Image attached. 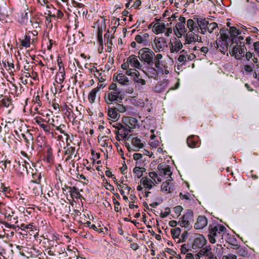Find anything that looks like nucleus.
<instances>
[{
  "label": "nucleus",
  "instance_id": "f257e3e1",
  "mask_svg": "<svg viewBox=\"0 0 259 259\" xmlns=\"http://www.w3.org/2000/svg\"><path fill=\"white\" fill-rule=\"evenodd\" d=\"M109 90L105 92L104 94V101L106 103L105 108L107 113L109 123L111 124L113 122V82L112 81L108 87Z\"/></svg>",
  "mask_w": 259,
  "mask_h": 259
},
{
  "label": "nucleus",
  "instance_id": "f03ea898",
  "mask_svg": "<svg viewBox=\"0 0 259 259\" xmlns=\"http://www.w3.org/2000/svg\"><path fill=\"white\" fill-rule=\"evenodd\" d=\"M154 53L150 49L143 48L139 50L138 52V57L139 59L149 66H153Z\"/></svg>",
  "mask_w": 259,
  "mask_h": 259
},
{
  "label": "nucleus",
  "instance_id": "7ed1b4c3",
  "mask_svg": "<svg viewBox=\"0 0 259 259\" xmlns=\"http://www.w3.org/2000/svg\"><path fill=\"white\" fill-rule=\"evenodd\" d=\"M94 28L97 27L98 31L97 34V41L100 47L103 48L104 41L103 38V29L106 28L105 20L103 19L97 21L94 23Z\"/></svg>",
  "mask_w": 259,
  "mask_h": 259
},
{
  "label": "nucleus",
  "instance_id": "20e7f679",
  "mask_svg": "<svg viewBox=\"0 0 259 259\" xmlns=\"http://www.w3.org/2000/svg\"><path fill=\"white\" fill-rule=\"evenodd\" d=\"M114 134L116 135L115 138L117 140H120V138H126L131 132L125 126L118 122L114 123Z\"/></svg>",
  "mask_w": 259,
  "mask_h": 259
},
{
  "label": "nucleus",
  "instance_id": "39448f33",
  "mask_svg": "<svg viewBox=\"0 0 259 259\" xmlns=\"http://www.w3.org/2000/svg\"><path fill=\"white\" fill-rule=\"evenodd\" d=\"M157 169L160 177H165L167 179V181L171 180V175H172V172L171 171L169 165L162 162L158 165Z\"/></svg>",
  "mask_w": 259,
  "mask_h": 259
},
{
  "label": "nucleus",
  "instance_id": "423d86ee",
  "mask_svg": "<svg viewBox=\"0 0 259 259\" xmlns=\"http://www.w3.org/2000/svg\"><path fill=\"white\" fill-rule=\"evenodd\" d=\"M113 26L110 27L104 36L105 45L107 48L106 51L110 53L112 49V39L113 38Z\"/></svg>",
  "mask_w": 259,
  "mask_h": 259
},
{
  "label": "nucleus",
  "instance_id": "0eeeda50",
  "mask_svg": "<svg viewBox=\"0 0 259 259\" xmlns=\"http://www.w3.org/2000/svg\"><path fill=\"white\" fill-rule=\"evenodd\" d=\"M206 242L207 240L203 235L198 234H195L194 238L193 243L191 247L193 249L202 248Z\"/></svg>",
  "mask_w": 259,
  "mask_h": 259
},
{
  "label": "nucleus",
  "instance_id": "6e6552de",
  "mask_svg": "<svg viewBox=\"0 0 259 259\" xmlns=\"http://www.w3.org/2000/svg\"><path fill=\"white\" fill-rule=\"evenodd\" d=\"M77 152L75 150V147H70L68 149H63V154L64 156H66L65 158V161L70 164L74 162L73 157L76 156Z\"/></svg>",
  "mask_w": 259,
  "mask_h": 259
},
{
  "label": "nucleus",
  "instance_id": "1a4fd4ad",
  "mask_svg": "<svg viewBox=\"0 0 259 259\" xmlns=\"http://www.w3.org/2000/svg\"><path fill=\"white\" fill-rule=\"evenodd\" d=\"M5 215V220L6 222H4L3 224H4L6 228L9 229H14L15 228V225L13 224H17L18 223L17 217L13 218V215H11L10 213L8 212H5L4 213Z\"/></svg>",
  "mask_w": 259,
  "mask_h": 259
},
{
  "label": "nucleus",
  "instance_id": "9d476101",
  "mask_svg": "<svg viewBox=\"0 0 259 259\" xmlns=\"http://www.w3.org/2000/svg\"><path fill=\"white\" fill-rule=\"evenodd\" d=\"M187 144L188 146L191 148L199 147L200 144L199 137L195 135L190 136L187 139Z\"/></svg>",
  "mask_w": 259,
  "mask_h": 259
},
{
  "label": "nucleus",
  "instance_id": "9b49d317",
  "mask_svg": "<svg viewBox=\"0 0 259 259\" xmlns=\"http://www.w3.org/2000/svg\"><path fill=\"white\" fill-rule=\"evenodd\" d=\"M214 45L216 48H219L220 52L225 55L228 49L229 41L218 39L214 42Z\"/></svg>",
  "mask_w": 259,
  "mask_h": 259
},
{
  "label": "nucleus",
  "instance_id": "f8f14e48",
  "mask_svg": "<svg viewBox=\"0 0 259 259\" xmlns=\"http://www.w3.org/2000/svg\"><path fill=\"white\" fill-rule=\"evenodd\" d=\"M127 61L129 62L130 65L138 69H141L142 65L137 59V56L135 55H132L127 58Z\"/></svg>",
  "mask_w": 259,
  "mask_h": 259
},
{
  "label": "nucleus",
  "instance_id": "ddd939ff",
  "mask_svg": "<svg viewBox=\"0 0 259 259\" xmlns=\"http://www.w3.org/2000/svg\"><path fill=\"white\" fill-rule=\"evenodd\" d=\"M207 224V219L203 215H199L197 220L196 223L195 224L194 228L196 229H202L204 228Z\"/></svg>",
  "mask_w": 259,
  "mask_h": 259
},
{
  "label": "nucleus",
  "instance_id": "4468645a",
  "mask_svg": "<svg viewBox=\"0 0 259 259\" xmlns=\"http://www.w3.org/2000/svg\"><path fill=\"white\" fill-rule=\"evenodd\" d=\"M44 156L48 162H50L53 160L52 149L49 145L44 146Z\"/></svg>",
  "mask_w": 259,
  "mask_h": 259
},
{
  "label": "nucleus",
  "instance_id": "2eb2a0df",
  "mask_svg": "<svg viewBox=\"0 0 259 259\" xmlns=\"http://www.w3.org/2000/svg\"><path fill=\"white\" fill-rule=\"evenodd\" d=\"M174 44H175L173 45V44H172L170 42V51L172 53H174V52H179L183 47V45L182 42H181L180 40L177 39L176 37L173 39Z\"/></svg>",
  "mask_w": 259,
  "mask_h": 259
},
{
  "label": "nucleus",
  "instance_id": "dca6fc26",
  "mask_svg": "<svg viewBox=\"0 0 259 259\" xmlns=\"http://www.w3.org/2000/svg\"><path fill=\"white\" fill-rule=\"evenodd\" d=\"M91 72H94V76L97 78L100 82H103L106 80L104 78V71L102 69H98L97 68L94 67L91 69Z\"/></svg>",
  "mask_w": 259,
  "mask_h": 259
},
{
  "label": "nucleus",
  "instance_id": "f3484780",
  "mask_svg": "<svg viewBox=\"0 0 259 259\" xmlns=\"http://www.w3.org/2000/svg\"><path fill=\"white\" fill-rule=\"evenodd\" d=\"M68 189H69V193L72 198H76L79 199L82 197L81 195L79 192L78 188L76 187H68Z\"/></svg>",
  "mask_w": 259,
  "mask_h": 259
},
{
  "label": "nucleus",
  "instance_id": "a211bd4d",
  "mask_svg": "<svg viewBox=\"0 0 259 259\" xmlns=\"http://www.w3.org/2000/svg\"><path fill=\"white\" fill-rule=\"evenodd\" d=\"M168 85V80H163L158 82L154 87V91L156 93H161L164 91Z\"/></svg>",
  "mask_w": 259,
  "mask_h": 259
},
{
  "label": "nucleus",
  "instance_id": "6ab92c4d",
  "mask_svg": "<svg viewBox=\"0 0 259 259\" xmlns=\"http://www.w3.org/2000/svg\"><path fill=\"white\" fill-rule=\"evenodd\" d=\"M42 176L41 172H39L35 169L34 171L32 172V180L31 182L36 184H40Z\"/></svg>",
  "mask_w": 259,
  "mask_h": 259
},
{
  "label": "nucleus",
  "instance_id": "aec40b11",
  "mask_svg": "<svg viewBox=\"0 0 259 259\" xmlns=\"http://www.w3.org/2000/svg\"><path fill=\"white\" fill-rule=\"evenodd\" d=\"M116 80L122 85H127L130 84V81L127 77L122 73L117 74L116 77Z\"/></svg>",
  "mask_w": 259,
  "mask_h": 259
},
{
  "label": "nucleus",
  "instance_id": "412c9836",
  "mask_svg": "<svg viewBox=\"0 0 259 259\" xmlns=\"http://www.w3.org/2000/svg\"><path fill=\"white\" fill-rule=\"evenodd\" d=\"M132 143L134 147V150L138 151L140 149L144 147V144L142 143L141 140L138 137H134L132 139Z\"/></svg>",
  "mask_w": 259,
  "mask_h": 259
},
{
  "label": "nucleus",
  "instance_id": "4be33fe9",
  "mask_svg": "<svg viewBox=\"0 0 259 259\" xmlns=\"http://www.w3.org/2000/svg\"><path fill=\"white\" fill-rule=\"evenodd\" d=\"M237 32H238V29L236 27L232 26L230 27L229 33L230 34V41H231V44L230 46V48L234 44L236 40L235 37L238 35V33Z\"/></svg>",
  "mask_w": 259,
  "mask_h": 259
},
{
  "label": "nucleus",
  "instance_id": "5701e85b",
  "mask_svg": "<svg viewBox=\"0 0 259 259\" xmlns=\"http://www.w3.org/2000/svg\"><path fill=\"white\" fill-rule=\"evenodd\" d=\"M100 87H96L93 89L89 93L88 95V100L90 103H95L97 93L100 91Z\"/></svg>",
  "mask_w": 259,
  "mask_h": 259
},
{
  "label": "nucleus",
  "instance_id": "b1692460",
  "mask_svg": "<svg viewBox=\"0 0 259 259\" xmlns=\"http://www.w3.org/2000/svg\"><path fill=\"white\" fill-rule=\"evenodd\" d=\"M59 72L56 74L55 81L59 84H61L65 78V72L64 68H59Z\"/></svg>",
  "mask_w": 259,
  "mask_h": 259
},
{
  "label": "nucleus",
  "instance_id": "393cba45",
  "mask_svg": "<svg viewBox=\"0 0 259 259\" xmlns=\"http://www.w3.org/2000/svg\"><path fill=\"white\" fill-rule=\"evenodd\" d=\"M148 67L147 71L145 72V74L151 78L156 79L158 74V70L157 71L156 69L153 67V66H149Z\"/></svg>",
  "mask_w": 259,
  "mask_h": 259
},
{
  "label": "nucleus",
  "instance_id": "a878e982",
  "mask_svg": "<svg viewBox=\"0 0 259 259\" xmlns=\"http://www.w3.org/2000/svg\"><path fill=\"white\" fill-rule=\"evenodd\" d=\"M20 228L22 230L25 231L27 232H28L29 233H30V231L33 232L36 231L37 230L36 227L35 226H33L32 224H29L26 225L22 223L20 225Z\"/></svg>",
  "mask_w": 259,
  "mask_h": 259
},
{
  "label": "nucleus",
  "instance_id": "bb28decb",
  "mask_svg": "<svg viewBox=\"0 0 259 259\" xmlns=\"http://www.w3.org/2000/svg\"><path fill=\"white\" fill-rule=\"evenodd\" d=\"M112 143L113 141L111 139L110 140L109 143H108V146H107L105 149L103 150V151H105V152H104V156L107 158L108 157H112L113 155V153L112 151Z\"/></svg>",
  "mask_w": 259,
  "mask_h": 259
},
{
  "label": "nucleus",
  "instance_id": "cd10ccee",
  "mask_svg": "<svg viewBox=\"0 0 259 259\" xmlns=\"http://www.w3.org/2000/svg\"><path fill=\"white\" fill-rule=\"evenodd\" d=\"M154 42L158 51H160V49H163L165 46H167V41L164 37H161L155 39Z\"/></svg>",
  "mask_w": 259,
  "mask_h": 259
},
{
  "label": "nucleus",
  "instance_id": "c85d7f7f",
  "mask_svg": "<svg viewBox=\"0 0 259 259\" xmlns=\"http://www.w3.org/2000/svg\"><path fill=\"white\" fill-rule=\"evenodd\" d=\"M162 58V55L161 54H158L156 56H155L154 60L155 62H154V64L155 65L156 68H157L158 71L163 74V68L160 67V60Z\"/></svg>",
  "mask_w": 259,
  "mask_h": 259
},
{
  "label": "nucleus",
  "instance_id": "c756f323",
  "mask_svg": "<svg viewBox=\"0 0 259 259\" xmlns=\"http://www.w3.org/2000/svg\"><path fill=\"white\" fill-rule=\"evenodd\" d=\"M52 247L56 256L64 253L65 252V249L62 246V244L52 245Z\"/></svg>",
  "mask_w": 259,
  "mask_h": 259
},
{
  "label": "nucleus",
  "instance_id": "7c9ffc66",
  "mask_svg": "<svg viewBox=\"0 0 259 259\" xmlns=\"http://www.w3.org/2000/svg\"><path fill=\"white\" fill-rule=\"evenodd\" d=\"M153 182L150 179L147 177H144L141 180V183L143 185L145 188L150 190L152 189L153 186L152 183Z\"/></svg>",
  "mask_w": 259,
  "mask_h": 259
},
{
  "label": "nucleus",
  "instance_id": "2f4dec72",
  "mask_svg": "<svg viewBox=\"0 0 259 259\" xmlns=\"http://www.w3.org/2000/svg\"><path fill=\"white\" fill-rule=\"evenodd\" d=\"M195 33L192 31L191 33H187L184 35L186 44H190L192 42H196V37L194 36Z\"/></svg>",
  "mask_w": 259,
  "mask_h": 259
},
{
  "label": "nucleus",
  "instance_id": "473e14b6",
  "mask_svg": "<svg viewBox=\"0 0 259 259\" xmlns=\"http://www.w3.org/2000/svg\"><path fill=\"white\" fill-rule=\"evenodd\" d=\"M194 19H197V24L200 28L207 27L209 24L208 21L203 18H198L196 16H194Z\"/></svg>",
  "mask_w": 259,
  "mask_h": 259
},
{
  "label": "nucleus",
  "instance_id": "72a5a7b5",
  "mask_svg": "<svg viewBox=\"0 0 259 259\" xmlns=\"http://www.w3.org/2000/svg\"><path fill=\"white\" fill-rule=\"evenodd\" d=\"M135 74H134V76L133 77L134 81L136 83H140L142 85H145L146 81L140 77L139 72L138 71L137 72H135Z\"/></svg>",
  "mask_w": 259,
  "mask_h": 259
},
{
  "label": "nucleus",
  "instance_id": "f704fd0d",
  "mask_svg": "<svg viewBox=\"0 0 259 259\" xmlns=\"http://www.w3.org/2000/svg\"><path fill=\"white\" fill-rule=\"evenodd\" d=\"M80 222L84 226L89 227L90 228L96 231L100 232H104L102 230L103 228H98L95 225L92 224L91 222L90 221H87L85 223H81V222H80Z\"/></svg>",
  "mask_w": 259,
  "mask_h": 259
},
{
  "label": "nucleus",
  "instance_id": "c9c22d12",
  "mask_svg": "<svg viewBox=\"0 0 259 259\" xmlns=\"http://www.w3.org/2000/svg\"><path fill=\"white\" fill-rule=\"evenodd\" d=\"M156 26L155 27L154 29L153 30V32L155 34H158L160 33H163L165 29V25L164 23H161V24H156L155 25Z\"/></svg>",
  "mask_w": 259,
  "mask_h": 259
},
{
  "label": "nucleus",
  "instance_id": "e433bc0d",
  "mask_svg": "<svg viewBox=\"0 0 259 259\" xmlns=\"http://www.w3.org/2000/svg\"><path fill=\"white\" fill-rule=\"evenodd\" d=\"M28 250H29V249H28ZM29 250H30L29 253H30L31 257H37L39 255H41V254H42L40 250H39V249H37L36 247H33V246L30 247Z\"/></svg>",
  "mask_w": 259,
  "mask_h": 259
},
{
  "label": "nucleus",
  "instance_id": "4c0bfd02",
  "mask_svg": "<svg viewBox=\"0 0 259 259\" xmlns=\"http://www.w3.org/2000/svg\"><path fill=\"white\" fill-rule=\"evenodd\" d=\"M193 217V212L191 209H187L185 213L181 218V220H186L189 222Z\"/></svg>",
  "mask_w": 259,
  "mask_h": 259
},
{
  "label": "nucleus",
  "instance_id": "58836bf2",
  "mask_svg": "<svg viewBox=\"0 0 259 259\" xmlns=\"http://www.w3.org/2000/svg\"><path fill=\"white\" fill-rule=\"evenodd\" d=\"M181 233V229L180 228H175L171 230V234L174 239H179Z\"/></svg>",
  "mask_w": 259,
  "mask_h": 259
},
{
  "label": "nucleus",
  "instance_id": "ea45409f",
  "mask_svg": "<svg viewBox=\"0 0 259 259\" xmlns=\"http://www.w3.org/2000/svg\"><path fill=\"white\" fill-rule=\"evenodd\" d=\"M30 36L28 35H25L24 39L21 41V45L26 48H29L30 45Z\"/></svg>",
  "mask_w": 259,
  "mask_h": 259
},
{
  "label": "nucleus",
  "instance_id": "a19ab883",
  "mask_svg": "<svg viewBox=\"0 0 259 259\" xmlns=\"http://www.w3.org/2000/svg\"><path fill=\"white\" fill-rule=\"evenodd\" d=\"M3 64L4 67L8 66L9 67L8 70L12 71V68H14V65L13 63V59L12 58L9 60L7 59L5 61H3Z\"/></svg>",
  "mask_w": 259,
  "mask_h": 259
},
{
  "label": "nucleus",
  "instance_id": "79ce46f5",
  "mask_svg": "<svg viewBox=\"0 0 259 259\" xmlns=\"http://www.w3.org/2000/svg\"><path fill=\"white\" fill-rule=\"evenodd\" d=\"M1 104L3 106L8 108L12 104V100L6 96H4L1 100Z\"/></svg>",
  "mask_w": 259,
  "mask_h": 259
},
{
  "label": "nucleus",
  "instance_id": "37998d69",
  "mask_svg": "<svg viewBox=\"0 0 259 259\" xmlns=\"http://www.w3.org/2000/svg\"><path fill=\"white\" fill-rule=\"evenodd\" d=\"M187 22V26L190 30V32H192L194 30L195 27H197L195 21H194L193 19H188Z\"/></svg>",
  "mask_w": 259,
  "mask_h": 259
},
{
  "label": "nucleus",
  "instance_id": "c03bdc74",
  "mask_svg": "<svg viewBox=\"0 0 259 259\" xmlns=\"http://www.w3.org/2000/svg\"><path fill=\"white\" fill-rule=\"evenodd\" d=\"M232 48L231 50H230V54L231 56H234L235 58V56L238 54V52L239 50L240 49L238 45H235L234 46V44L232 46V47L230 49Z\"/></svg>",
  "mask_w": 259,
  "mask_h": 259
},
{
  "label": "nucleus",
  "instance_id": "a18cd8bd",
  "mask_svg": "<svg viewBox=\"0 0 259 259\" xmlns=\"http://www.w3.org/2000/svg\"><path fill=\"white\" fill-rule=\"evenodd\" d=\"M113 66V57H111V56L109 57V60L105 66V70H104V73H105V71L107 70L108 71L109 70L111 69V68Z\"/></svg>",
  "mask_w": 259,
  "mask_h": 259
},
{
  "label": "nucleus",
  "instance_id": "49530a36",
  "mask_svg": "<svg viewBox=\"0 0 259 259\" xmlns=\"http://www.w3.org/2000/svg\"><path fill=\"white\" fill-rule=\"evenodd\" d=\"M149 177L154 180L156 184L157 183L156 182V179L157 180L158 182H160L162 181L161 178L159 176L157 173L155 171H151L149 173Z\"/></svg>",
  "mask_w": 259,
  "mask_h": 259
},
{
  "label": "nucleus",
  "instance_id": "de8ad7c7",
  "mask_svg": "<svg viewBox=\"0 0 259 259\" xmlns=\"http://www.w3.org/2000/svg\"><path fill=\"white\" fill-rule=\"evenodd\" d=\"M211 246L210 245L206 246V247L203 248L199 251V254L201 255H205L207 256L209 255V253L211 252Z\"/></svg>",
  "mask_w": 259,
  "mask_h": 259
},
{
  "label": "nucleus",
  "instance_id": "09e8293b",
  "mask_svg": "<svg viewBox=\"0 0 259 259\" xmlns=\"http://www.w3.org/2000/svg\"><path fill=\"white\" fill-rule=\"evenodd\" d=\"M185 24L178 22L177 23L175 28H174V31L175 29H177V31H181L182 32H186L187 31V29L185 27Z\"/></svg>",
  "mask_w": 259,
  "mask_h": 259
},
{
  "label": "nucleus",
  "instance_id": "8fccbe9b",
  "mask_svg": "<svg viewBox=\"0 0 259 259\" xmlns=\"http://www.w3.org/2000/svg\"><path fill=\"white\" fill-rule=\"evenodd\" d=\"M141 162H137L136 164V167L133 169V172L135 175V176L137 177L138 178H140L143 176V174L142 173L141 171L139 170L138 168H139V166L138 165L139 164V163Z\"/></svg>",
  "mask_w": 259,
  "mask_h": 259
},
{
  "label": "nucleus",
  "instance_id": "3c124183",
  "mask_svg": "<svg viewBox=\"0 0 259 259\" xmlns=\"http://www.w3.org/2000/svg\"><path fill=\"white\" fill-rule=\"evenodd\" d=\"M209 234L213 235V236H217V232L219 233L218 228L217 227V225L215 226H213L210 225L209 226Z\"/></svg>",
  "mask_w": 259,
  "mask_h": 259
},
{
  "label": "nucleus",
  "instance_id": "603ef678",
  "mask_svg": "<svg viewBox=\"0 0 259 259\" xmlns=\"http://www.w3.org/2000/svg\"><path fill=\"white\" fill-rule=\"evenodd\" d=\"M102 139L103 140L101 141V145L105 149L106 146H108V143H109V141L111 139L108 136H104L103 137Z\"/></svg>",
  "mask_w": 259,
  "mask_h": 259
},
{
  "label": "nucleus",
  "instance_id": "864d4df0",
  "mask_svg": "<svg viewBox=\"0 0 259 259\" xmlns=\"http://www.w3.org/2000/svg\"><path fill=\"white\" fill-rule=\"evenodd\" d=\"M38 3H39L41 6L46 5V7L48 9H50L51 8H53L55 10V8L54 6L49 3V2L47 0H37Z\"/></svg>",
  "mask_w": 259,
  "mask_h": 259
},
{
  "label": "nucleus",
  "instance_id": "5fc2aeb1",
  "mask_svg": "<svg viewBox=\"0 0 259 259\" xmlns=\"http://www.w3.org/2000/svg\"><path fill=\"white\" fill-rule=\"evenodd\" d=\"M114 110H115L116 112L118 111L120 113H123L125 111V108L122 105L116 103V104L114 105Z\"/></svg>",
  "mask_w": 259,
  "mask_h": 259
},
{
  "label": "nucleus",
  "instance_id": "6e6d98bb",
  "mask_svg": "<svg viewBox=\"0 0 259 259\" xmlns=\"http://www.w3.org/2000/svg\"><path fill=\"white\" fill-rule=\"evenodd\" d=\"M245 50L244 48H242L239 50L238 54L235 56V59L237 60H241L243 57H244Z\"/></svg>",
  "mask_w": 259,
  "mask_h": 259
},
{
  "label": "nucleus",
  "instance_id": "4d7b16f0",
  "mask_svg": "<svg viewBox=\"0 0 259 259\" xmlns=\"http://www.w3.org/2000/svg\"><path fill=\"white\" fill-rule=\"evenodd\" d=\"M67 256H69L68 259H78V256L76 254L75 252L71 249L68 250V254L65 252Z\"/></svg>",
  "mask_w": 259,
  "mask_h": 259
},
{
  "label": "nucleus",
  "instance_id": "13d9d810",
  "mask_svg": "<svg viewBox=\"0 0 259 259\" xmlns=\"http://www.w3.org/2000/svg\"><path fill=\"white\" fill-rule=\"evenodd\" d=\"M66 127V125L64 124H60L59 125H57L55 128V130L60 132V133L64 135H66V133L64 130Z\"/></svg>",
  "mask_w": 259,
  "mask_h": 259
},
{
  "label": "nucleus",
  "instance_id": "bf43d9fd",
  "mask_svg": "<svg viewBox=\"0 0 259 259\" xmlns=\"http://www.w3.org/2000/svg\"><path fill=\"white\" fill-rule=\"evenodd\" d=\"M135 40L138 44H144L146 45L148 41L147 39H144L143 37L140 35H137L135 37Z\"/></svg>",
  "mask_w": 259,
  "mask_h": 259
},
{
  "label": "nucleus",
  "instance_id": "052dcab7",
  "mask_svg": "<svg viewBox=\"0 0 259 259\" xmlns=\"http://www.w3.org/2000/svg\"><path fill=\"white\" fill-rule=\"evenodd\" d=\"M188 235V232L187 231H185L181 235V239L179 238L177 243H179L181 242H185Z\"/></svg>",
  "mask_w": 259,
  "mask_h": 259
},
{
  "label": "nucleus",
  "instance_id": "680f3d73",
  "mask_svg": "<svg viewBox=\"0 0 259 259\" xmlns=\"http://www.w3.org/2000/svg\"><path fill=\"white\" fill-rule=\"evenodd\" d=\"M207 26V31L211 33L217 27H218V24L215 22H212L208 24Z\"/></svg>",
  "mask_w": 259,
  "mask_h": 259
},
{
  "label": "nucleus",
  "instance_id": "e2e57ef3",
  "mask_svg": "<svg viewBox=\"0 0 259 259\" xmlns=\"http://www.w3.org/2000/svg\"><path fill=\"white\" fill-rule=\"evenodd\" d=\"M29 248L30 247H24L22 251L20 252V254L27 258L31 257L30 253H29L30 250H28L29 249Z\"/></svg>",
  "mask_w": 259,
  "mask_h": 259
},
{
  "label": "nucleus",
  "instance_id": "0e129e2a",
  "mask_svg": "<svg viewBox=\"0 0 259 259\" xmlns=\"http://www.w3.org/2000/svg\"><path fill=\"white\" fill-rule=\"evenodd\" d=\"M128 123L132 126L131 128H134L136 127L138 123V120L136 118L131 117L129 118Z\"/></svg>",
  "mask_w": 259,
  "mask_h": 259
},
{
  "label": "nucleus",
  "instance_id": "69168bd1",
  "mask_svg": "<svg viewBox=\"0 0 259 259\" xmlns=\"http://www.w3.org/2000/svg\"><path fill=\"white\" fill-rule=\"evenodd\" d=\"M168 181H169L167 180L166 182H164L162 184L161 187V190L162 191L167 192V191L168 190L169 186L170 185V183Z\"/></svg>",
  "mask_w": 259,
  "mask_h": 259
},
{
  "label": "nucleus",
  "instance_id": "338daca9",
  "mask_svg": "<svg viewBox=\"0 0 259 259\" xmlns=\"http://www.w3.org/2000/svg\"><path fill=\"white\" fill-rule=\"evenodd\" d=\"M34 120L35 122L37 124H38L39 126L44 122H46V120L45 119H44V118H42L40 116H36V117H34Z\"/></svg>",
  "mask_w": 259,
  "mask_h": 259
},
{
  "label": "nucleus",
  "instance_id": "774afa93",
  "mask_svg": "<svg viewBox=\"0 0 259 259\" xmlns=\"http://www.w3.org/2000/svg\"><path fill=\"white\" fill-rule=\"evenodd\" d=\"M229 33H226L221 34L220 37L218 40H222L223 41H228L230 40V36H229Z\"/></svg>",
  "mask_w": 259,
  "mask_h": 259
}]
</instances>
